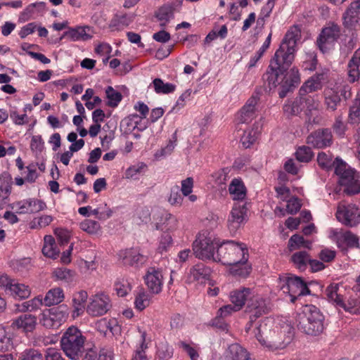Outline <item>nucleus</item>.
Here are the masks:
<instances>
[{
	"label": "nucleus",
	"instance_id": "1",
	"mask_svg": "<svg viewBox=\"0 0 360 360\" xmlns=\"http://www.w3.org/2000/svg\"><path fill=\"white\" fill-rule=\"evenodd\" d=\"M248 251L245 244L233 240L223 242L218 247L214 262L230 266V272L234 276L247 277L251 272L248 264Z\"/></svg>",
	"mask_w": 360,
	"mask_h": 360
},
{
	"label": "nucleus",
	"instance_id": "2",
	"mask_svg": "<svg viewBox=\"0 0 360 360\" xmlns=\"http://www.w3.org/2000/svg\"><path fill=\"white\" fill-rule=\"evenodd\" d=\"M290 327L274 325L271 319H266L256 328L255 337L266 349L275 352L285 349L292 339Z\"/></svg>",
	"mask_w": 360,
	"mask_h": 360
},
{
	"label": "nucleus",
	"instance_id": "3",
	"mask_svg": "<svg viewBox=\"0 0 360 360\" xmlns=\"http://www.w3.org/2000/svg\"><path fill=\"white\" fill-rule=\"evenodd\" d=\"M229 192L235 202L227 219V226L230 233L234 234L248 220L246 188L240 179H233Z\"/></svg>",
	"mask_w": 360,
	"mask_h": 360
},
{
	"label": "nucleus",
	"instance_id": "4",
	"mask_svg": "<svg viewBox=\"0 0 360 360\" xmlns=\"http://www.w3.org/2000/svg\"><path fill=\"white\" fill-rule=\"evenodd\" d=\"M326 295L329 302L345 311L360 313V282L349 290L341 283H331L326 288Z\"/></svg>",
	"mask_w": 360,
	"mask_h": 360
},
{
	"label": "nucleus",
	"instance_id": "5",
	"mask_svg": "<svg viewBox=\"0 0 360 360\" xmlns=\"http://www.w3.org/2000/svg\"><path fill=\"white\" fill-rule=\"evenodd\" d=\"M300 37V30L297 26L291 27L286 32L270 61L271 69H278L284 72L288 70L295 59L297 42Z\"/></svg>",
	"mask_w": 360,
	"mask_h": 360
},
{
	"label": "nucleus",
	"instance_id": "6",
	"mask_svg": "<svg viewBox=\"0 0 360 360\" xmlns=\"http://www.w3.org/2000/svg\"><path fill=\"white\" fill-rule=\"evenodd\" d=\"M296 325L302 332L316 336L324 330V316L316 306L305 305L297 315Z\"/></svg>",
	"mask_w": 360,
	"mask_h": 360
},
{
	"label": "nucleus",
	"instance_id": "7",
	"mask_svg": "<svg viewBox=\"0 0 360 360\" xmlns=\"http://www.w3.org/2000/svg\"><path fill=\"white\" fill-rule=\"evenodd\" d=\"M86 338L82 332L71 326L63 335L60 347L65 354L71 360H79L84 352Z\"/></svg>",
	"mask_w": 360,
	"mask_h": 360
},
{
	"label": "nucleus",
	"instance_id": "8",
	"mask_svg": "<svg viewBox=\"0 0 360 360\" xmlns=\"http://www.w3.org/2000/svg\"><path fill=\"white\" fill-rule=\"evenodd\" d=\"M335 174L345 194L353 195L360 193V174L345 162H340L336 166Z\"/></svg>",
	"mask_w": 360,
	"mask_h": 360
},
{
	"label": "nucleus",
	"instance_id": "9",
	"mask_svg": "<svg viewBox=\"0 0 360 360\" xmlns=\"http://www.w3.org/2000/svg\"><path fill=\"white\" fill-rule=\"evenodd\" d=\"M220 245L219 240L210 233H199L193 243L195 256L201 260L214 261L215 250Z\"/></svg>",
	"mask_w": 360,
	"mask_h": 360
},
{
	"label": "nucleus",
	"instance_id": "10",
	"mask_svg": "<svg viewBox=\"0 0 360 360\" xmlns=\"http://www.w3.org/2000/svg\"><path fill=\"white\" fill-rule=\"evenodd\" d=\"M278 287L284 293L288 294L291 302H294L297 297L309 294L306 283L299 276L283 275L279 277Z\"/></svg>",
	"mask_w": 360,
	"mask_h": 360
},
{
	"label": "nucleus",
	"instance_id": "11",
	"mask_svg": "<svg viewBox=\"0 0 360 360\" xmlns=\"http://www.w3.org/2000/svg\"><path fill=\"white\" fill-rule=\"evenodd\" d=\"M351 89L349 85L326 89L323 91V97L326 110L330 112H335L340 105L342 100L347 101L351 98Z\"/></svg>",
	"mask_w": 360,
	"mask_h": 360
},
{
	"label": "nucleus",
	"instance_id": "12",
	"mask_svg": "<svg viewBox=\"0 0 360 360\" xmlns=\"http://www.w3.org/2000/svg\"><path fill=\"white\" fill-rule=\"evenodd\" d=\"M303 102L304 103V107H306L307 110L310 113L308 114L309 120L314 124H319L321 120L320 117L315 116L313 118H311V117L314 112L315 113L318 112L320 103L318 100L311 96H308L305 98H300L293 101L291 104L285 105L283 107L284 111L292 115L298 114L302 110L300 105H302Z\"/></svg>",
	"mask_w": 360,
	"mask_h": 360
},
{
	"label": "nucleus",
	"instance_id": "13",
	"mask_svg": "<svg viewBox=\"0 0 360 360\" xmlns=\"http://www.w3.org/2000/svg\"><path fill=\"white\" fill-rule=\"evenodd\" d=\"M68 316V306L62 304L44 311L40 319V323L46 328H57L66 320Z\"/></svg>",
	"mask_w": 360,
	"mask_h": 360
},
{
	"label": "nucleus",
	"instance_id": "14",
	"mask_svg": "<svg viewBox=\"0 0 360 360\" xmlns=\"http://www.w3.org/2000/svg\"><path fill=\"white\" fill-rule=\"evenodd\" d=\"M335 215L337 219L345 226L352 227L359 224L358 207L354 204L340 202Z\"/></svg>",
	"mask_w": 360,
	"mask_h": 360
},
{
	"label": "nucleus",
	"instance_id": "15",
	"mask_svg": "<svg viewBox=\"0 0 360 360\" xmlns=\"http://www.w3.org/2000/svg\"><path fill=\"white\" fill-rule=\"evenodd\" d=\"M340 27L336 24H332L330 26L323 28L316 41L321 52L328 51L340 37Z\"/></svg>",
	"mask_w": 360,
	"mask_h": 360
},
{
	"label": "nucleus",
	"instance_id": "16",
	"mask_svg": "<svg viewBox=\"0 0 360 360\" xmlns=\"http://www.w3.org/2000/svg\"><path fill=\"white\" fill-rule=\"evenodd\" d=\"M110 308L109 297L103 293H100L91 297V301L86 307V312L93 316H100L106 314Z\"/></svg>",
	"mask_w": 360,
	"mask_h": 360
},
{
	"label": "nucleus",
	"instance_id": "17",
	"mask_svg": "<svg viewBox=\"0 0 360 360\" xmlns=\"http://www.w3.org/2000/svg\"><path fill=\"white\" fill-rule=\"evenodd\" d=\"M342 25L347 30H354L359 25L360 0H354L342 14Z\"/></svg>",
	"mask_w": 360,
	"mask_h": 360
},
{
	"label": "nucleus",
	"instance_id": "18",
	"mask_svg": "<svg viewBox=\"0 0 360 360\" xmlns=\"http://www.w3.org/2000/svg\"><path fill=\"white\" fill-rule=\"evenodd\" d=\"M145 283L151 293L159 294L162 291L163 276L160 269L149 266L143 276Z\"/></svg>",
	"mask_w": 360,
	"mask_h": 360
},
{
	"label": "nucleus",
	"instance_id": "19",
	"mask_svg": "<svg viewBox=\"0 0 360 360\" xmlns=\"http://www.w3.org/2000/svg\"><path fill=\"white\" fill-rule=\"evenodd\" d=\"M259 97L253 94L240 110L238 119L240 123H249L256 117L259 111Z\"/></svg>",
	"mask_w": 360,
	"mask_h": 360
},
{
	"label": "nucleus",
	"instance_id": "20",
	"mask_svg": "<svg viewBox=\"0 0 360 360\" xmlns=\"http://www.w3.org/2000/svg\"><path fill=\"white\" fill-rule=\"evenodd\" d=\"M333 143V135L329 129H321L311 133L307 138V143L316 148L330 146Z\"/></svg>",
	"mask_w": 360,
	"mask_h": 360
},
{
	"label": "nucleus",
	"instance_id": "21",
	"mask_svg": "<svg viewBox=\"0 0 360 360\" xmlns=\"http://www.w3.org/2000/svg\"><path fill=\"white\" fill-rule=\"evenodd\" d=\"M46 204L42 200L27 198L13 203L12 208L18 214H33L46 208Z\"/></svg>",
	"mask_w": 360,
	"mask_h": 360
},
{
	"label": "nucleus",
	"instance_id": "22",
	"mask_svg": "<svg viewBox=\"0 0 360 360\" xmlns=\"http://www.w3.org/2000/svg\"><path fill=\"white\" fill-rule=\"evenodd\" d=\"M268 308L264 300L259 297L251 300L248 304L245 309V312L249 314L250 319V321L247 324V330H250L253 322H255L256 319L262 315L266 314Z\"/></svg>",
	"mask_w": 360,
	"mask_h": 360
},
{
	"label": "nucleus",
	"instance_id": "23",
	"mask_svg": "<svg viewBox=\"0 0 360 360\" xmlns=\"http://www.w3.org/2000/svg\"><path fill=\"white\" fill-rule=\"evenodd\" d=\"M300 83V75L296 68H292L281 80L280 97H285L288 91Z\"/></svg>",
	"mask_w": 360,
	"mask_h": 360
},
{
	"label": "nucleus",
	"instance_id": "24",
	"mask_svg": "<svg viewBox=\"0 0 360 360\" xmlns=\"http://www.w3.org/2000/svg\"><path fill=\"white\" fill-rule=\"evenodd\" d=\"M37 319L34 315L24 314L13 320L11 326L25 333H32L36 328Z\"/></svg>",
	"mask_w": 360,
	"mask_h": 360
},
{
	"label": "nucleus",
	"instance_id": "25",
	"mask_svg": "<svg viewBox=\"0 0 360 360\" xmlns=\"http://www.w3.org/2000/svg\"><path fill=\"white\" fill-rule=\"evenodd\" d=\"M120 259L124 265L139 266L146 262L147 257L139 252L136 248L127 249L119 254Z\"/></svg>",
	"mask_w": 360,
	"mask_h": 360
},
{
	"label": "nucleus",
	"instance_id": "26",
	"mask_svg": "<svg viewBox=\"0 0 360 360\" xmlns=\"http://www.w3.org/2000/svg\"><path fill=\"white\" fill-rule=\"evenodd\" d=\"M90 31L91 27L89 26H78L74 28L71 27L63 33L60 39L61 40L62 39L67 37L72 41H87L92 38V34Z\"/></svg>",
	"mask_w": 360,
	"mask_h": 360
},
{
	"label": "nucleus",
	"instance_id": "27",
	"mask_svg": "<svg viewBox=\"0 0 360 360\" xmlns=\"http://www.w3.org/2000/svg\"><path fill=\"white\" fill-rule=\"evenodd\" d=\"M360 47L357 49L353 53L352 58L348 62L347 79L351 83L359 81L360 79Z\"/></svg>",
	"mask_w": 360,
	"mask_h": 360
},
{
	"label": "nucleus",
	"instance_id": "28",
	"mask_svg": "<svg viewBox=\"0 0 360 360\" xmlns=\"http://www.w3.org/2000/svg\"><path fill=\"white\" fill-rule=\"evenodd\" d=\"M46 3L43 1L29 4L20 13V18L24 21L42 16L46 11Z\"/></svg>",
	"mask_w": 360,
	"mask_h": 360
},
{
	"label": "nucleus",
	"instance_id": "29",
	"mask_svg": "<svg viewBox=\"0 0 360 360\" xmlns=\"http://www.w3.org/2000/svg\"><path fill=\"white\" fill-rule=\"evenodd\" d=\"M88 298V293L85 290H80L73 295L72 297V314L75 319L83 314Z\"/></svg>",
	"mask_w": 360,
	"mask_h": 360
},
{
	"label": "nucleus",
	"instance_id": "30",
	"mask_svg": "<svg viewBox=\"0 0 360 360\" xmlns=\"http://www.w3.org/2000/svg\"><path fill=\"white\" fill-rule=\"evenodd\" d=\"M225 356L229 360H250L248 352L238 343L230 345Z\"/></svg>",
	"mask_w": 360,
	"mask_h": 360
},
{
	"label": "nucleus",
	"instance_id": "31",
	"mask_svg": "<svg viewBox=\"0 0 360 360\" xmlns=\"http://www.w3.org/2000/svg\"><path fill=\"white\" fill-rule=\"evenodd\" d=\"M6 290H9L11 294L20 299H25L28 297L31 293L28 285L23 283H19L14 280H9V284L6 288Z\"/></svg>",
	"mask_w": 360,
	"mask_h": 360
},
{
	"label": "nucleus",
	"instance_id": "32",
	"mask_svg": "<svg viewBox=\"0 0 360 360\" xmlns=\"http://www.w3.org/2000/svg\"><path fill=\"white\" fill-rule=\"evenodd\" d=\"M13 179L8 171L0 174V199L7 200L12 191Z\"/></svg>",
	"mask_w": 360,
	"mask_h": 360
},
{
	"label": "nucleus",
	"instance_id": "33",
	"mask_svg": "<svg viewBox=\"0 0 360 360\" xmlns=\"http://www.w3.org/2000/svg\"><path fill=\"white\" fill-rule=\"evenodd\" d=\"M340 162L344 161L339 158H336L333 160V155L330 153L321 152L319 153L317 156V162L322 169L330 170L334 168L335 173H336V166L340 163Z\"/></svg>",
	"mask_w": 360,
	"mask_h": 360
},
{
	"label": "nucleus",
	"instance_id": "34",
	"mask_svg": "<svg viewBox=\"0 0 360 360\" xmlns=\"http://www.w3.org/2000/svg\"><path fill=\"white\" fill-rule=\"evenodd\" d=\"M260 124L259 122H255L252 129L245 131L240 139V142L243 146L245 148H250L256 141L258 135L260 133Z\"/></svg>",
	"mask_w": 360,
	"mask_h": 360
},
{
	"label": "nucleus",
	"instance_id": "35",
	"mask_svg": "<svg viewBox=\"0 0 360 360\" xmlns=\"http://www.w3.org/2000/svg\"><path fill=\"white\" fill-rule=\"evenodd\" d=\"M285 72L278 69H271V64H269L266 72L263 75L262 79L265 83L268 84L270 89L281 86V81H279L280 75H283Z\"/></svg>",
	"mask_w": 360,
	"mask_h": 360
},
{
	"label": "nucleus",
	"instance_id": "36",
	"mask_svg": "<svg viewBox=\"0 0 360 360\" xmlns=\"http://www.w3.org/2000/svg\"><path fill=\"white\" fill-rule=\"evenodd\" d=\"M250 288H243V289L235 290L231 293V301L236 306V309L240 310L242 309L245 301L250 295Z\"/></svg>",
	"mask_w": 360,
	"mask_h": 360
},
{
	"label": "nucleus",
	"instance_id": "37",
	"mask_svg": "<svg viewBox=\"0 0 360 360\" xmlns=\"http://www.w3.org/2000/svg\"><path fill=\"white\" fill-rule=\"evenodd\" d=\"M64 299L63 290L60 288H55L49 290L44 298V304L50 307L60 303Z\"/></svg>",
	"mask_w": 360,
	"mask_h": 360
},
{
	"label": "nucleus",
	"instance_id": "38",
	"mask_svg": "<svg viewBox=\"0 0 360 360\" xmlns=\"http://www.w3.org/2000/svg\"><path fill=\"white\" fill-rule=\"evenodd\" d=\"M211 269L202 263L194 265L190 269V276L195 281H202L209 278L211 274Z\"/></svg>",
	"mask_w": 360,
	"mask_h": 360
},
{
	"label": "nucleus",
	"instance_id": "39",
	"mask_svg": "<svg viewBox=\"0 0 360 360\" xmlns=\"http://www.w3.org/2000/svg\"><path fill=\"white\" fill-rule=\"evenodd\" d=\"M42 253L45 257L56 259L59 254V250L56 248L54 238L51 236H45Z\"/></svg>",
	"mask_w": 360,
	"mask_h": 360
},
{
	"label": "nucleus",
	"instance_id": "40",
	"mask_svg": "<svg viewBox=\"0 0 360 360\" xmlns=\"http://www.w3.org/2000/svg\"><path fill=\"white\" fill-rule=\"evenodd\" d=\"M290 261L297 269L304 271L310 261V256L306 251H299L292 255Z\"/></svg>",
	"mask_w": 360,
	"mask_h": 360
},
{
	"label": "nucleus",
	"instance_id": "41",
	"mask_svg": "<svg viewBox=\"0 0 360 360\" xmlns=\"http://www.w3.org/2000/svg\"><path fill=\"white\" fill-rule=\"evenodd\" d=\"M42 304H44L43 298L40 296H38L32 300L23 302L21 304H15V311L21 312L26 311H32L39 309Z\"/></svg>",
	"mask_w": 360,
	"mask_h": 360
},
{
	"label": "nucleus",
	"instance_id": "42",
	"mask_svg": "<svg viewBox=\"0 0 360 360\" xmlns=\"http://www.w3.org/2000/svg\"><path fill=\"white\" fill-rule=\"evenodd\" d=\"M133 21V17L128 14H116L110 22V27L120 29L128 26Z\"/></svg>",
	"mask_w": 360,
	"mask_h": 360
},
{
	"label": "nucleus",
	"instance_id": "43",
	"mask_svg": "<svg viewBox=\"0 0 360 360\" xmlns=\"http://www.w3.org/2000/svg\"><path fill=\"white\" fill-rule=\"evenodd\" d=\"M349 122L352 124L360 122V94H357L349 108Z\"/></svg>",
	"mask_w": 360,
	"mask_h": 360
},
{
	"label": "nucleus",
	"instance_id": "44",
	"mask_svg": "<svg viewBox=\"0 0 360 360\" xmlns=\"http://www.w3.org/2000/svg\"><path fill=\"white\" fill-rule=\"evenodd\" d=\"M311 245V242L305 240L303 236L298 234L292 235L288 240V248L290 251L295 250L301 247L310 248Z\"/></svg>",
	"mask_w": 360,
	"mask_h": 360
},
{
	"label": "nucleus",
	"instance_id": "45",
	"mask_svg": "<svg viewBox=\"0 0 360 360\" xmlns=\"http://www.w3.org/2000/svg\"><path fill=\"white\" fill-rule=\"evenodd\" d=\"M153 87L157 94H167L173 92L176 86L171 83H164L160 78H156L153 82Z\"/></svg>",
	"mask_w": 360,
	"mask_h": 360
},
{
	"label": "nucleus",
	"instance_id": "46",
	"mask_svg": "<svg viewBox=\"0 0 360 360\" xmlns=\"http://www.w3.org/2000/svg\"><path fill=\"white\" fill-rule=\"evenodd\" d=\"M150 295L145 290H141L136 296L134 304L136 309L142 311L149 306L150 303Z\"/></svg>",
	"mask_w": 360,
	"mask_h": 360
},
{
	"label": "nucleus",
	"instance_id": "47",
	"mask_svg": "<svg viewBox=\"0 0 360 360\" xmlns=\"http://www.w3.org/2000/svg\"><path fill=\"white\" fill-rule=\"evenodd\" d=\"M148 348L146 343V333L141 334L139 346L135 349L131 360H148L146 349Z\"/></svg>",
	"mask_w": 360,
	"mask_h": 360
},
{
	"label": "nucleus",
	"instance_id": "48",
	"mask_svg": "<svg viewBox=\"0 0 360 360\" xmlns=\"http://www.w3.org/2000/svg\"><path fill=\"white\" fill-rule=\"evenodd\" d=\"M105 94L108 98L107 105L110 107H117L122 101V96L121 93L115 90L112 86H108L105 89Z\"/></svg>",
	"mask_w": 360,
	"mask_h": 360
},
{
	"label": "nucleus",
	"instance_id": "49",
	"mask_svg": "<svg viewBox=\"0 0 360 360\" xmlns=\"http://www.w3.org/2000/svg\"><path fill=\"white\" fill-rule=\"evenodd\" d=\"M156 18L159 21L161 22L160 25L162 26L165 25V24L169 21L171 18H173V8L170 6H163L159 8L158 11L156 13Z\"/></svg>",
	"mask_w": 360,
	"mask_h": 360
},
{
	"label": "nucleus",
	"instance_id": "50",
	"mask_svg": "<svg viewBox=\"0 0 360 360\" xmlns=\"http://www.w3.org/2000/svg\"><path fill=\"white\" fill-rule=\"evenodd\" d=\"M295 155L299 162H308L312 159L314 153L309 146H302L298 148Z\"/></svg>",
	"mask_w": 360,
	"mask_h": 360
},
{
	"label": "nucleus",
	"instance_id": "51",
	"mask_svg": "<svg viewBox=\"0 0 360 360\" xmlns=\"http://www.w3.org/2000/svg\"><path fill=\"white\" fill-rule=\"evenodd\" d=\"M115 290L118 296L124 297L131 290V285L128 280L122 278L115 282Z\"/></svg>",
	"mask_w": 360,
	"mask_h": 360
},
{
	"label": "nucleus",
	"instance_id": "52",
	"mask_svg": "<svg viewBox=\"0 0 360 360\" xmlns=\"http://www.w3.org/2000/svg\"><path fill=\"white\" fill-rule=\"evenodd\" d=\"M12 347V340L4 327H0V352L8 351Z\"/></svg>",
	"mask_w": 360,
	"mask_h": 360
},
{
	"label": "nucleus",
	"instance_id": "53",
	"mask_svg": "<svg viewBox=\"0 0 360 360\" xmlns=\"http://www.w3.org/2000/svg\"><path fill=\"white\" fill-rule=\"evenodd\" d=\"M322 88L321 84H319L316 80L311 77L306 81L300 89V95L311 93L318 91Z\"/></svg>",
	"mask_w": 360,
	"mask_h": 360
},
{
	"label": "nucleus",
	"instance_id": "54",
	"mask_svg": "<svg viewBox=\"0 0 360 360\" xmlns=\"http://www.w3.org/2000/svg\"><path fill=\"white\" fill-rule=\"evenodd\" d=\"M238 311H240V309H236L234 304H226L220 307L217 311V315L214 320V324L217 326L218 323H217V321L219 322L220 319H224L231 315L232 313Z\"/></svg>",
	"mask_w": 360,
	"mask_h": 360
},
{
	"label": "nucleus",
	"instance_id": "55",
	"mask_svg": "<svg viewBox=\"0 0 360 360\" xmlns=\"http://www.w3.org/2000/svg\"><path fill=\"white\" fill-rule=\"evenodd\" d=\"M228 34V29L226 25H222L219 30H212L205 37V43L209 44L213 40L216 39L217 37L220 39H225Z\"/></svg>",
	"mask_w": 360,
	"mask_h": 360
},
{
	"label": "nucleus",
	"instance_id": "56",
	"mask_svg": "<svg viewBox=\"0 0 360 360\" xmlns=\"http://www.w3.org/2000/svg\"><path fill=\"white\" fill-rule=\"evenodd\" d=\"M53 275L58 280L69 283L73 279L74 272L66 268H58L54 270Z\"/></svg>",
	"mask_w": 360,
	"mask_h": 360
},
{
	"label": "nucleus",
	"instance_id": "57",
	"mask_svg": "<svg viewBox=\"0 0 360 360\" xmlns=\"http://www.w3.org/2000/svg\"><path fill=\"white\" fill-rule=\"evenodd\" d=\"M18 360H44V356L37 349H26L21 353Z\"/></svg>",
	"mask_w": 360,
	"mask_h": 360
},
{
	"label": "nucleus",
	"instance_id": "58",
	"mask_svg": "<svg viewBox=\"0 0 360 360\" xmlns=\"http://www.w3.org/2000/svg\"><path fill=\"white\" fill-rule=\"evenodd\" d=\"M80 229L89 233H96L100 229L99 224L91 219H85L80 224Z\"/></svg>",
	"mask_w": 360,
	"mask_h": 360
},
{
	"label": "nucleus",
	"instance_id": "59",
	"mask_svg": "<svg viewBox=\"0 0 360 360\" xmlns=\"http://www.w3.org/2000/svg\"><path fill=\"white\" fill-rule=\"evenodd\" d=\"M343 241L350 248H359V242L358 237L350 231H347L342 235Z\"/></svg>",
	"mask_w": 360,
	"mask_h": 360
},
{
	"label": "nucleus",
	"instance_id": "60",
	"mask_svg": "<svg viewBox=\"0 0 360 360\" xmlns=\"http://www.w3.org/2000/svg\"><path fill=\"white\" fill-rule=\"evenodd\" d=\"M169 202L172 205H181L183 201V197L180 193L179 186H174L171 188Z\"/></svg>",
	"mask_w": 360,
	"mask_h": 360
},
{
	"label": "nucleus",
	"instance_id": "61",
	"mask_svg": "<svg viewBox=\"0 0 360 360\" xmlns=\"http://www.w3.org/2000/svg\"><path fill=\"white\" fill-rule=\"evenodd\" d=\"M274 1L271 0H268L266 4L262 7L260 13V17L257 20V23L263 24L264 22V18L269 17L274 6Z\"/></svg>",
	"mask_w": 360,
	"mask_h": 360
},
{
	"label": "nucleus",
	"instance_id": "62",
	"mask_svg": "<svg viewBox=\"0 0 360 360\" xmlns=\"http://www.w3.org/2000/svg\"><path fill=\"white\" fill-rule=\"evenodd\" d=\"M229 168H223L214 172L212 176L217 184H224L229 177Z\"/></svg>",
	"mask_w": 360,
	"mask_h": 360
},
{
	"label": "nucleus",
	"instance_id": "63",
	"mask_svg": "<svg viewBox=\"0 0 360 360\" xmlns=\"http://www.w3.org/2000/svg\"><path fill=\"white\" fill-rule=\"evenodd\" d=\"M175 147V141H169L167 146L161 149L158 150L155 153V158L156 160H160V158L165 157L168 155H170Z\"/></svg>",
	"mask_w": 360,
	"mask_h": 360
},
{
	"label": "nucleus",
	"instance_id": "64",
	"mask_svg": "<svg viewBox=\"0 0 360 360\" xmlns=\"http://www.w3.org/2000/svg\"><path fill=\"white\" fill-rule=\"evenodd\" d=\"M45 360H65L61 352L56 348L50 347L46 351V354L44 356Z\"/></svg>",
	"mask_w": 360,
	"mask_h": 360
}]
</instances>
